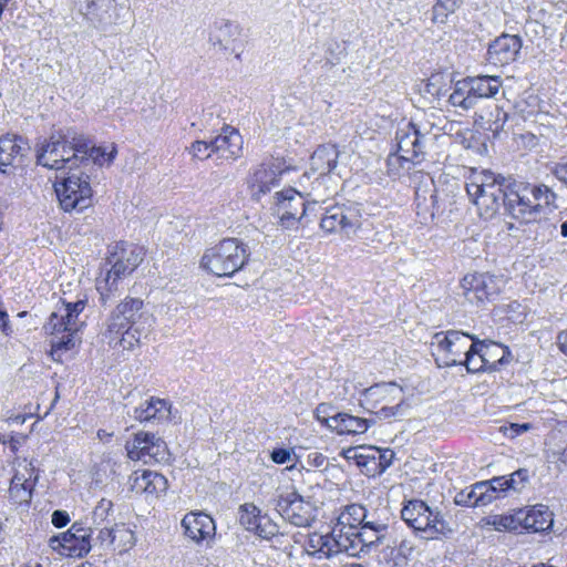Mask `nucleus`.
Returning <instances> with one entry per match:
<instances>
[{
	"label": "nucleus",
	"mask_w": 567,
	"mask_h": 567,
	"mask_svg": "<svg viewBox=\"0 0 567 567\" xmlns=\"http://www.w3.org/2000/svg\"><path fill=\"white\" fill-rule=\"evenodd\" d=\"M83 142L86 145L84 152H81V155L85 156L87 159L81 161V167H86L90 164H96L102 166L105 162L112 163L115 158L116 148L112 146L110 152H106L102 147L95 146L89 138L83 135Z\"/></svg>",
	"instance_id": "nucleus-32"
},
{
	"label": "nucleus",
	"mask_w": 567,
	"mask_h": 567,
	"mask_svg": "<svg viewBox=\"0 0 567 567\" xmlns=\"http://www.w3.org/2000/svg\"><path fill=\"white\" fill-rule=\"evenodd\" d=\"M89 535L91 548L95 546L102 549L113 548V524L94 526Z\"/></svg>",
	"instance_id": "nucleus-42"
},
{
	"label": "nucleus",
	"mask_w": 567,
	"mask_h": 567,
	"mask_svg": "<svg viewBox=\"0 0 567 567\" xmlns=\"http://www.w3.org/2000/svg\"><path fill=\"white\" fill-rule=\"evenodd\" d=\"M492 81H496V76L482 75L476 78H467L470 94L473 97V104L476 103L477 99L488 97L496 93V86L491 84Z\"/></svg>",
	"instance_id": "nucleus-37"
},
{
	"label": "nucleus",
	"mask_w": 567,
	"mask_h": 567,
	"mask_svg": "<svg viewBox=\"0 0 567 567\" xmlns=\"http://www.w3.org/2000/svg\"><path fill=\"white\" fill-rule=\"evenodd\" d=\"M182 527L187 537L199 543L215 534V523L205 513H188L182 519Z\"/></svg>",
	"instance_id": "nucleus-22"
},
{
	"label": "nucleus",
	"mask_w": 567,
	"mask_h": 567,
	"mask_svg": "<svg viewBox=\"0 0 567 567\" xmlns=\"http://www.w3.org/2000/svg\"><path fill=\"white\" fill-rule=\"evenodd\" d=\"M445 86L446 84L444 81V74L434 73L427 79L425 84V92L432 96L440 97L446 94L447 90Z\"/></svg>",
	"instance_id": "nucleus-53"
},
{
	"label": "nucleus",
	"mask_w": 567,
	"mask_h": 567,
	"mask_svg": "<svg viewBox=\"0 0 567 567\" xmlns=\"http://www.w3.org/2000/svg\"><path fill=\"white\" fill-rule=\"evenodd\" d=\"M113 503L110 499L102 498L92 513L93 525L99 527L102 525L114 524Z\"/></svg>",
	"instance_id": "nucleus-44"
},
{
	"label": "nucleus",
	"mask_w": 567,
	"mask_h": 567,
	"mask_svg": "<svg viewBox=\"0 0 567 567\" xmlns=\"http://www.w3.org/2000/svg\"><path fill=\"white\" fill-rule=\"evenodd\" d=\"M254 533L260 538L269 540L279 534V527L267 515H264L262 518H259L258 527Z\"/></svg>",
	"instance_id": "nucleus-52"
},
{
	"label": "nucleus",
	"mask_w": 567,
	"mask_h": 567,
	"mask_svg": "<svg viewBox=\"0 0 567 567\" xmlns=\"http://www.w3.org/2000/svg\"><path fill=\"white\" fill-rule=\"evenodd\" d=\"M449 101L453 106H460L464 110H468L474 106L473 97L470 94L467 79L456 82L455 89L450 95Z\"/></svg>",
	"instance_id": "nucleus-43"
},
{
	"label": "nucleus",
	"mask_w": 567,
	"mask_h": 567,
	"mask_svg": "<svg viewBox=\"0 0 567 567\" xmlns=\"http://www.w3.org/2000/svg\"><path fill=\"white\" fill-rule=\"evenodd\" d=\"M79 331H66L64 333H56L51 336V355L54 360L61 361L62 354L75 348L76 343L80 342L78 338Z\"/></svg>",
	"instance_id": "nucleus-34"
},
{
	"label": "nucleus",
	"mask_w": 567,
	"mask_h": 567,
	"mask_svg": "<svg viewBox=\"0 0 567 567\" xmlns=\"http://www.w3.org/2000/svg\"><path fill=\"white\" fill-rule=\"evenodd\" d=\"M307 463L313 467L327 466L328 458L320 452H310L307 456Z\"/></svg>",
	"instance_id": "nucleus-63"
},
{
	"label": "nucleus",
	"mask_w": 567,
	"mask_h": 567,
	"mask_svg": "<svg viewBox=\"0 0 567 567\" xmlns=\"http://www.w3.org/2000/svg\"><path fill=\"white\" fill-rule=\"evenodd\" d=\"M135 544L134 532L124 523L113 524V549L125 551Z\"/></svg>",
	"instance_id": "nucleus-39"
},
{
	"label": "nucleus",
	"mask_w": 567,
	"mask_h": 567,
	"mask_svg": "<svg viewBox=\"0 0 567 567\" xmlns=\"http://www.w3.org/2000/svg\"><path fill=\"white\" fill-rule=\"evenodd\" d=\"M353 530L343 533L342 529L333 528L326 535L313 534L310 536L308 546L312 549V556L318 559H330L340 554H346L351 548Z\"/></svg>",
	"instance_id": "nucleus-11"
},
{
	"label": "nucleus",
	"mask_w": 567,
	"mask_h": 567,
	"mask_svg": "<svg viewBox=\"0 0 567 567\" xmlns=\"http://www.w3.org/2000/svg\"><path fill=\"white\" fill-rule=\"evenodd\" d=\"M369 452H372L375 455V465L379 467V472H384L391 464L394 456L393 451L391 450H379V449H370Z\"/></svg>",
	"instance_id": "nucleus-55"
},
{
	"label": "nucleus",
	"mask_w": 567,
	"mask_h": 567,
	"mask_svg": "<svg viewBox=\"0 0 567 567\" xmlns=\"http://www.w3.org/2000/svg\"><path fill=\"white\" fill-rule=\"evenodd\" d=\"M402 411H403V403L400 402L393 406H388V405L382 406L380 410H378L375 412V415L380 420H389L391 417H396L399 415H402Z\"/></svg>",
	"instance_id": "nucleus-62"
},
{
	"label": "nucleus",
	"mask_w": 567,
	"mask_h": 567,
	"mask_svg": "<svg viewBox=\"0 0 567 567\" xmlns=\"http://www.w3.org/2000/svg\"><path fill=\"white\" fill-rule=\"evenodd\" d=\"M470 341H476L473 336L456 330L437 332L433 337L432 347L437 355L436 362L440 367H453L462 364L467 351Z\"/></svg>",
	"instance_id": "nucleus-7"
},
{
	"label": "nucleus",
	"mask_w": 567,
	"mask_h": 567,
	"mask_svg": "<svg viewBox=\"0 0 567 567\" xmlns=\"http://www.w3.org/2000/svg\"><path fill=\"white\" fill-rule=\"evenodd\" d=\"M60 206L64 212L83 210L91 205L92 187L87 174H70L54 183Z\"/></svg>",
	"instance_id": "nucleus-6"
},
{
	"label": "nucleus",
	"mask_w": 567,
	"mask_h": 567,
	"mask_svg": "<svg viewBox=\"0 0 567 567\" xmlns=\"http://www.w3.org/2000/svg\"><path fill=\"white\" fill-rule=\"evenodd\" d=\"M364 506L361 504L348 505L339 517V524L349 526V529H359L364 522Z\"/></svg>",
	"instance_id": "nucleus-40"
},
{
	"label": "nucleus",
	"mask_w": 567,
	"mask_h": 567,
	"mask_svg": "<svg viewBox=\"0 0 567 567\" xmlns=\"http://www.w3.org/2000/svg\"><path fill=\"white\" fill-rule=\"evenodd\" d=\"M9 498L14 504H29L32 498L33 487L24 483H17L10 480Z\"/></svg>",
	"instance_id": "nucleus-49"
},
{
	"label": "nucleus",
	"mask_w": 567,
	"mask_h": 567,
	"mask_svg": "<svg viewBox=\"0 0 567 567\" xmlns=\"http://www.w3.org/2000/svg\"><path fill=\"white\" fill-rule=\"evenodd\" d=\"M329 429L338 434H362L371 424L373 420L358 417L349 413L340 412L333 414L332 419H327Z\"/></svg>",
	"instance_id": "nucleus-27"
},
{
	"label": "nucleus",
	"mask_w": 567,
	"mask_h": 567,
	"mask_svg": "<svg viewBox=\"0 0 567 567\" xmlns=\"http://www.w3.org/2000/svg\"><path fill=\"white\" fill-rule=\"evenodd\" d=\"M371 447H355L349 449L346 452V457L349 460H354L357 465L360 467H367L370 463H375V455L372 452H369Z\"/></svg>",
	"instance_id": "nucleus-51"
},
{
	"label": "nucleus",
	"mask_w": 567,
	"mask_h": 567,
	"mask_svg": "<svg viewBox=\"0 0 567 567\" xmlns=\"http://www.w3.org/2000/svg\"><path fill=\"white\" fill-rule=\"evenodd\" d=\"M340 152L333 144H323L317 147L310 157V169L319 176H326L338 165Z\"/></svg>",
	"instance_id": "nucleus-26"
},
{
	"label": "nucleus",
	"mask_w": 567,
	"mask_h": 567,
	"mask_svg": "<svg viewBox=\"0 0 567 567\" xmlns=\"http://www.w3.org/2000/svg\"><path fill=\"white\" fill-rule=\"evenodd\" d=\"M498 192L503 194L505 213L519 224L535 223V214L540 210V205L528 204L530 197V184L517 182L498 175Z\"/></svg>",
	"instance_id": "nucleus-5"
},
{
	"label": "nucleus",
	"mask_w": 567,
	"mask_h": 567,
	"mask_svg": "<svg viewBox=\"0 0 567 567\" xmlns=\"http://www.w3.org/2000/svg\"><path fill=\"white\" fill-rule=\"evenodd\" d=\"M11 481L24 483L34 488L39 481V470L35 467L33 461H28L27 458L18 460Z\"/></svg>",
	"instance_id": "nucleus-38"
},
{
	"label": "nucleus",
	"mask_w": 567,
	"mask_h": 567,
	"mask_svg": "<svg viewBox=\"0 0 567 567\" xmlns=\"http://www.w3.org/2000/svg\"><path fill=\"white\" fill-rule=\"evenodd\" d=\"M276 511L282 518L298 527H307L315 520V507L295 489L278 495Z\"/></svg>",
	"instance_id": "nucleus-10"
},
{
	"label": "nucleus",
	"mask_w": 567,
	"mask_h": 567,
	"mask_svg": "<svg viewBox=\"0 0 567 567\" xmlns=\"http://www.w3.org/2000/svg\"><path fill=\"white\" fill-rule=\"evenodd\" d=\"M525 530L540 533L548 530L554 523L553 513L543 504L524 508Z\"/></svg>",
	"instance_id": "nucleus-28"
},
{
	"label": "nucleus",
	"mask_w": 567,
	"mask_h": 567,
	"mask_svg": "<svg viewBox=\"0 0 567 567\" xmlns=\"http://www.w3.org/2000/svg\"><path fill=\"white\" fill-rule=\"evenodd\" d=\"M143 249L124 241L116 243L110 250L107 264L111 268L102 279H97L96 289L103 306L115 297L118 290L117 282L131 275L143 260Z\"/></svg>",
	"instance_id": "nucleus-2"
},
{
	"label": "nucleus",
	"mask_w": 567,
	"mask_h": 567,
	"mask_svg": "<svg viewBox=\"0 0 567 567\" xmlns=\"http://www.w3.org/2000/svg\"><path fill=\"white\" fill-rule=\"evenodd\" d=\"M530 197L528 204L530 206H535L537 203H539L540 210L535 214V221L540 220L546 215L551 213L557 206L555 205L556 202V194L546 185L544 184H530Z\"/></svg>",
	"instance_id": "nucleus-29"
},
{
	"label": "nucleus",
	"mask_w": 567,
	"mask_h": 567,
	"mask_svg": "<svg viewBox=\"0 0 567 567\" xmlns=\"http://www.w3.org/2000/svg\"><path fill=\"white\" fill-rule=\"evenodd\" d=\"M485 347L484 341H474L471 343L470 351H467L462 363L465 364L468 372H480L494 367V363L487 367L488 361L485 359Z\"/></svg>",
	"instance_id": "nucleus-33"
},
{
	"label": "nucleus",
	"mask_w": 567,
	"mask_h": 567,
	"mask_svg": "<svg viewBox=\"0 0 567 567\" xmlns=\"http://www.w3.org/2000/svg\"><path fill=\"white\" fill-rule=\"evenodd\" d=\"M385 393H399L402 394V389L398 386L395 383H384V384H377L374 386L369 388L365 391L367 398H374L378 395H382Z\"/></svg>",
	"instance_id": "nucleus-59"
},
{
	"label": "nucleus",
	"mask_w": 567,
	"mask_h": 567,
	"mask_svg": "<svg viewBox=\"0 0 567 567\" xmlns=\"http://www.w3.org/2000/svg\"><path fill=\"white\" fill-rule=\"evenodd\" d=\"M524 508L515 509L512 513L498 517V526L508 532L525 530Z\"/></svg>",
	"instance_id": "nucleus-47"
},
{
	"label": "nucleus",
	"mask_w": 567,
	"mask_h": 567,
	"mask_svg": "<svg viewBox=\"0 0 567 567\" xmlns=\"http://www.w3.org/2000/svg\"><path fill=\"white\" fill-rule=\"evenodd\" d=\"M43 329L50 336L64 333L66 331H76L75 329H71V327L66 326V317L63 315V308L61 306L50 315Z\"/></svg>",
	"instance_id": "nucleus-45"
},
{
	"label": "nucleus",
	"mask_w": 567,
	"mask_h": 567,
	"mask_svg": "<svg viewBox=\"0 0 567 567\" xmlns=\"http://www.w3.org/2000/svg\"><path fill=\"white\" fill-rule=\"evenodd\" d=\"M125 447L131 460L163 462L169 455L166 442L148 432L136 433L133 442H127Z\"/></svg>",
	"instance_id": "nucleus-12"
},
{
	"label": "nucleus",
	"mask_w": 567,
	"mask_h": 567,
	"mask_svg": "<svg viewBox=\"0 0 567 567\" xmlns=\"http://www.w3.org/2000/svg\"><path fill=\"white\" fill-rule=\"evenodd\" d=\"M172 405L164 399L147 398L132 410H127V415L140 422L167 421L171 419Z\"/></svg>",
	"instance_id": "nucleus-15"
},
{
	"label": "nucleus",
	"mask_w": 567,
	"mask_h": 567,
	"mask_svg": "<svg viewBox=\"0 0 567 567\" xmlns=\"http://www.w3.org/2000/svg\"><path fill=\"white\" fill-rule=\"evenodd\" d=\"M23 140L17 135H4L0 137V172L6 173V167L13 164L18 156L23 155Z\"/></svg>",
	"instance_id": "nucleus-30"
},
{
	"label": "nucleus",
	"mask_w": 567,
	"mask_h": 567,
	"mask_svg": "<svg viewBox=\"0 0 567 567\" xmlns=\"http://www.w3.org/2000/svg\"><path fill=\"white\" fill-rule=\"evenodd\" d=\"M212 141H195L189 151L192 155L198 159H206L210 157L214 152H212Z\"/></svg>",
	"instance_id": "nucleus-57"
},
{
	"label": "nucleus",
	"mask_w": 567,
	"mask_h": 567,
	"mask_svg": "<svg viewBox=\"0 0 567 567\" xmlns=\"http://www.w3.org/2000/svg\"><path fill=\"white\" fill-rule=\"evenodd\" d=\"M210 141L212 152L220 158L236 159L243 154V137L229 125H225L221 133Z\"/></svg>",
	"instance_id": "nucleus-17"
},
{
	"label": "nucleus",
	"mask_w": 567,
	"mask_h": 567,
	"mask_svg": "<svg viewBox=\"0 0 567 567\" xmlns=\"http://www.w3.org/2000/svg\"><path fill=\"white\" fill-rule=\"evenodd\" d=\"M239 523L245 529L254 532L258 527L259 518H262L261 511L254 503H245L239 506Z\"/></svg>",
	"instance_id": "nucleus-41"
},
{
	"label": "nucleus",
	"mask_w": 567,
	"mask_h": 567,
	"mask_svg": "<svg viewBox=\"0 0 567 567\" xmlns=\"http://www.w3.org/2000/svg\"><path fill=\"white\" fill-rule=\"evenodd\" d=\"M386 533H378L372 529L370 526L362 525L359 529H357V536L359 540H361V549H369L374 545L382 543Z\"/></svg>",
	"instance_id": "nucleus-50"
},
{
	"label": "nucleus",
	"mask_w": 567,
	"mask_h": 567,
	"mask_svg": "<svg viewBox=\"0 0 567 567\" xmlns=\"http://www.w3.org/2000/svg\"><path fill=\"white\" fill-rule=\"evenodd\" d=\"M343 51L344 50L337 42L329 44L327 49L326 64L331 68L337 65L341 60Z\"/></svg>",
	"instance_id": "nucleus-60"
},
{
	"label": "nucleus",
	"mask_w": 567,
	"mask_h": 567,
	"mask_svg": "<svg viewBox=\"0 0 567 567\" xmlns=\"http://www.w3.org/2000/svg\"><path fill=\"white\" fill-rule=\"evenodd\" d=\"M62 151V131L50 136L38 150L37 164L49 169L65 171Z\"/></svg>",
	"instance_id": "nucleus-19"
},
{
	"label": "nucleus",
	"mask_w": 567,
	"mask_h": 567,
	"mask_svg": "<svg viewBox=\"0 0 567 567\" xmlns=\"http://www.w3.org/2000/svg\"><path fill=\"white\" fill-rule=\"evenodd\" d=\"M528 483V472L519 468L509 475L498 476V497L501 494L507 496L511 493H520Z\"/></svg>",
	"instance_id": "nucleus-31"
},
{
	"label": "nucleus",
	"mask_w": 567,
	"mask_h": 567,
	"mask_svg": "<svg viewBox=\"0 0 567 567\" xmlns=\"http://www.w3.org/2000/svg\"><path fill=\"white\" fill-rule=\"evenodd\" d=\"M458 0H436L432 9V22L445 23L449 16L458 8Z\"/></svg>",
	"instance_id": "nucleus-48"
},
{
	"label": "nucleus",
	"mask_w": 567,
	"mask_h": 567,
	"mask_svg": "<svg viewBox=\"0 0 567 567\" xmlns=\"http://www.w3.org/2000/svg\"><path fill=\"white\" fill-rule=\"evenodd\" d=\"M416 214L424 223L432 220L440 213L437 194L433 182L420 185L415 189Z\"/></svg>",
	"instance_id": "nucleus-25"
},
{
	"label": "nucleus",
	"mask_w": 567,
	"mask_h": 567,
	"mask_svg": "<svg viewBox=\"0 0 567 567\" xmlns=\"http://www.w3.org/2000/svg\"><path fill=\"white\" fill-rule=\"evenodd\" d=\"M154 326V317L140 298L126 297L109 316L103 337L112 348L133 350L147 338Z\"/></svg>",
	"instance_id": "nucleus-1"
},
{
	"label": "nucleus",
	"mask_w": 567,
	"mask_h": 567,
	"mask_svg": "<svg viewBox=\"0 0 567 567\" xmlns=\"http://www.w3.org/2000/svg\"><path fill=\"white\" fill-rule=\"evenodd\" d=\"M401 517L424 539H437L452 533L443 514L437 508L432 509L421 499L408 501L401 509Z\"/></svg>",
	"instance_id": "nucleus-4"
},
{
	"label": "nucleus",
	"mask_w": 567,
	"mask_h": 567,
	"mask_svg": "<svg viewBox=\"0 0 567 567\" xmlns=\"http://www.w3.org/2000/svg\"><path fill=\"white\" fill-rule=\"evenodd\" d=\"M293 455L292 449L278 447L271 451L270 458L276 464H286L292 460Z\"/></svg>",
	"instance_id": "nucleus-61"
},
{
	"label": "nucleus",
	"mask_w": 567,
	"mask_h": 567,
	"mask_svg": "<svg viewBox=\"0 0 567 567\" xmlns=\"http://www.w3.org/2000/svg\"><path fill=\"white\" fill-rule=\"evenodd\" d=\"M551 173L564 184L567 185V161L556 163L551 169Z\"/></svg>",
	"instance_id": "nucleus-64"
},
{
	"label": "nucleus",
	"mask_w": 567,
	"mask_h": 567,
	"mask_svg": "<svg viewBox=\"0 0 567 567\" xmlns=\"http://www.w3.org/2000/svg\"><path fill=\"white\" fill-rule=\"evenodd\" d=\"M282 171L279 165H260L252 174L249 186L251 194L256 199H260L262 195L268 194L272 188L280 184Z\"/></svg>",
	"instance_id": "nucleus-18"
},
{
	"label": "nucleus",
	"mask_w": 567,
	"mask_h": 567,
	"mask_svg": "<svg viewBox=\"0 0 567 567\" xmlns=\"http://www.w3.org/2000/svg\"><path fill=\"white\" fill-rule=\"evenodd\" d=\"M495 482L496 477H493L475 483L470 489H462L454 497L455 504L482 509L491 506L496 501Z\"/></svg>",
	"instance_id": "nucleus-14"
},
{
	"label": "nucleus",
	"mask_w": 567,
	"mask_h": 567,
	"mask_svg": "<svg viewBox=\"0 0 567 567\" xmlns=\"http://www.w3.org/2000/svg\"><path fill=\"white\" fill-rule=\"evenodd\" d=\"M86 145L83 142V134H78L74 131H62V151L63 159H65V171H73L81 167V161L87 159L81 155Z\"/></svg>",
	"instance_id": "nucleus-24"
},
{
	"label": "nucleus",
	"mask_w": 567,
	"mask_h": 567,
	"mask_svg": "<svg viewBox=\"0 0 567 567\" xmlns=\"http://www.w3.org/2000/svg\"><path fill=\"white\" fill-rule=\"evenodd\" d=\"M503 312L506 313V319L512 322H523L525 319L523 307L518 301H511L505 305Z\"/></svg>",
	"instance_id": "nucleus-56"
},
{
	"label": "nucleus",
	"mask_w": 567,
	"mask_h": 567,
	"mask_svg": "<svg viewBox=\"0 0 567 567\" xmlns=\"http://www.w3.org/2000/svg\"><path fill=\"white\" fill-rule=\"evenodd\" d=\"M274 199L276 213L280 218V225L285 228L293 227L308 215L311 206H318L317 202L306 203L302 194L295 188L277 192Z\"/></svg>",
	"instance_id": "nucleus-9"
},
{
	"label": "nucleus",
	"mask_w": 567,
	"mask_h": 567,
	"mask_svg": "<svg viewBox=\"0 0 567 567\" xmlns=\"http://www.w3.org/2000/svg\"><path fill=\"white\" fill-rule=\"evenodd\" d=\"M495 182L496 178H493L491 184L471 183L466 187L467 194L477 206L480 216L485 220H491L496 216V195L493 192Z\"/></svg>",
	"instance_id": "nucleus-20"
},
{
	"label": "nucleus",
	"mask_w": 567,
	"mask_h": 567,
	"mask_svg": "<svg viewBox=\"0 0 567 567\" xmlns=\"http://www.w3.org/2000/svg\"><path fill=\"white\" fill-rule=\"evenodd\" d=\"M400 158L414 164L424 159V148L429 140V133H422L414 123H408L399 128L395 134Z\"/></svg>",
	"instance_id": "nucleus-13"
},
{
	"label": "nucleus",
	"mask_w": 567,
	"mask_h": 567,
	"mask_svg": "<svg viewBox=\"0 0 567 567\" xmlns=\"http://www.w3.org/2000/svg\"><path fill=\"white\" fill-rule=\"evenodd\" d=\"M364 526L374 528L378 533H386L389 529L390 514L386 507L364 506Z\"/></svg>",
	"instance_id": "nucleus-36"
},
{
	"label": "nucleus",
	"mask_w": 567,
	"mask_h": 567,
	"mask_svg": "<svg viewBox=\"0 0 567 567\" xmlns=\"http://www.w3.org/2000/svg\"><path fill=\"white\" fill-rule=\"evenodd\" d=\"M52 548H63L69 555L83 556L91 549L90 535L81 527L73 525L70 530L51 538Z\"/></svg>",
	"instance_id": "nucleus-16"
},
{
	"label": "nucleus",
	"mask_w": 567,
	"mask_h": 567,
	"mask_svg": "<svg viewBox=\"0 0 567 567\" xmlns=\"http://www.w3.org/2000/svg\"><path fill=\"white\" fill-rule=\"evenodd\" d=\"M522 48L517 35L502 34L498 37V62L505 65L515 61Z\"/></svg>",
	"instance_id": "nucleus-35"
},
{
	"label": "nucleus",
	"mask_w": 567,
	"mask_h": 567,
	"mask_svg": "<svg viewBox=\"0 0 567 567\" xmlns=\"http://www.w3.org/2000/svg\"><path fill=\"white\" fill-rule=\"evenodd\" d=\"M86 305L85 300H78L75 302H63V315L66 317V326L71 329L80 330L83 322L79 320L80 313L84 310Z\"/></svg>",
	"instance_id": "nucleus-46"
},
{
	"label": "nucleus",
	"mask_w": 567,
	"mask_h": 567,
	"mask_svg": "<svg viewBox=\"0 0 567 567\" xmlns=\"http://www.w3.org/2000/svg\"><path fill=\"white\" fill-rule=\"evenodd\" d=\"M114 2L115 0H86L84 6H79V11L94 28L104 29L111 23Z\"/></svg>",
	"instance_id": "nucleus-23"
},
{
	"label": "nucleus",
	"mask_w": 567,
	"mask_h": 567,
	"mask_svg": "<svg viewBox=\"0 0 567 567\" xmlns=\"http://www.w3.org/2000/svg\"><path fill=\"white\" fill-rule=\"evenodd\" d=\"M530 427L532 426L529 423H523V424L508 423L505 425H501L498 427V432L502 433L506 437L515 439L516 436L527 432Z\"/></svg>",
	"instance_id": "nucleus-58"
},
{
	"label": "nucleus",
	"mask_w": 567,
	"mask_h": 567,
	"mask_svg": "<svg viewBox=\"0 0 567 567\" xmlns=\"http://www.w3.org/2000/svg\"><path fill=\"white\" fill-rule=\"evenodd\" d=\"M475 285H474V298H476L478 301H483L485 299H488L489 296L493 293L489 290L487 279L491 284H493L492 276H486L484 274H475Z\"/></svg>",
	"instance_id": "nucleus-54"
},
{
	"label": "nucleus",
	"mask_w": 567,
	"mask_h": 567,
	"mask_svg": "<svg viewBox=\"0 0 567 567\" xmlns=\"http://www.w3.org/2000/svg\"><path fill=\"white\" fill-rule=\"evenodd\" d=\"M247 259L246 246L236 238H227L208 248L200 265L215 276L230 277L243 268Z\"/></svg>",
	"instance_id": "nucleus-3"
},
{
	"label": "nucleus",
	"mask_w": 567,
	"mask_h": 567,
	"mask_svg": "<svg viewBox=\"0 0 567 567\" xmlns=\"http://www.w3.org/2000/svg\"><path fill=\"white\" fill-rule=\"evenodd\" d=\"M130 486L136 494H147L158 496L167 489V480L164 475L144 470L142 472H134L130 476Z\"/></svg>",
	"instance_id": "nucleus-21"
},
{
	"label": "nucleus",
	"mask_w": 567,
	"mask_h": 567,
	"mask_svg": "<svg viewBox=\"0 0 567 567\" xmlns=\"http://www.w3.org/2000/svg\"><path fill=\"white\" fill-rule=\"evenodd\" d=\"M361 208L358 204H337L326 208L320 227L326 233L340 231L350 237L361 227Z\"/></svg>",
	"instance_id": "nucleus-8"
}]
</instances>
